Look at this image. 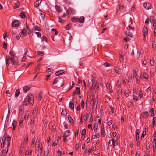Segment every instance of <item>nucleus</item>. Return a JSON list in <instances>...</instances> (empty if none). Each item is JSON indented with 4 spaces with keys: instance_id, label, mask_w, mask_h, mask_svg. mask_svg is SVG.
Returning <instances> with one entry per match:
<instances>
[{
    "instance_id": "1",
    "label": "nucleus",
    "mask_w": 156,
    "mask_h": 156,
    "mask_svg": "<svg viewBox=\"0 0 156 156\" xmlns=\"http://www.w3.org/2000/svg\"><path fill=\"white\" fill-rule=\"evenodd\" d=\"M34 97L32 94H30L29 95L27 96L25 98L23 104L25 106H27L29 103L33 105L34 103Z\"/></svg>"
},
{
    "instance_id": "2",
    "label": "nucleus",
    "mask_w": 156,
    "mask_h": 156,
    "mask_svg": "<svg viewBox=\"0 0 156 156\" xmlns=\"http://www.w3.org/2000/svg\"><path fill=\"white\" fill-rule=\"evenodd\" d=\"M6 136L7 137V138H6V136L5 135H4V136L3 138V139L2 140V142L1 144V146L2 147H4V145H5L6 140V142H7V144L8 145V147H9V146L10 145V141L11 140V137L9 136H8L7 135H6Z\"/></svg>"
},
{
    "instance_id": "3",
    "label": "nucleus",
    "mask_w": 156,
    "mask_h": 156,
    "mask_svg": "<svg viewBox=\"0 0 156 156\" xmlns=\"http://www.w3.org/2000/svg\"><path fill=\"white\" fill-rule=\"evenodd\" d=\"M66 11L67 12V14L69 13L70 14H73L75 13L74 10L71 8H69L68 9V10H67V9L65 8Z\"/></svg>"
},
{
    "instance_id": "4",
    "label": "nucleus",
    "mask_w": 156,
    "mask_h": 156,
    "mask_svg": "<svg viewBox=\"0 0 156 156\" xmlns=\"http://www.w3.org/2000/svg\"><path fill=\"white\" fill-rule=\"evenodd\" d=\"M143 7L146 9H151L152 6L149 4H147L145 3H144L143 4Z\"/></svg>"
},
{
    "instance_id": "5",
    "label": "nucleus",
    "mask_w": 156,
    "mask_h": 156,
    "mask_svg": "<svg viewBox=\"0 0 156 156\" xmlns=\"http://www.w3.org/2000/svg\"><path fill=\"white\" fill-rule=\"evenodd\" d=\"M143 35L144 36V38H146V35H147L148 33V30L145 27H144L143 28Z\"/></svg>"
},
{
    "instance_id": "6",
    "label": "nucleus",
    "mask_w": 156,
    "mask_h": 156,
    "mask_svg": "<svg viewBox=\"0 0 156 156\" xmlns=\"http://www.w3.org/2000/svg\"><path fill=\"white\" fill-rule=\"evenodd\" d=\"M92 81L93 83L92 85V87L93 88H95L96 87H97V88H98V84L96 83L95 80H94L92 79Z\"/></svg>"
},
{
    "instance_id": "7",
    "label": "nucleus",
    "mask_w": 156,
    "mask_h": 156,
    "mask_svg": "<svg viewBox=\"0 0 156 156\" xmlns=\"http://www.w3.org/2000/svg\"><path fill=\"white\" fill-rule=\"evenodd\" d=\"M140 77L141 79H143L144 78L146 79H147L148 78V76L145 73H143V74H141L140 75Z\"/></svg>"
},
{
    "instance_id": "8",
    "label": "nucleus",
    "mask_w": 156,
    "mask_h": 156,
    "mask_svg": "<svg viewBox=\"0 0 156 156\" xmlns=\"http://www.w3.org/2000/svg\"><path fill=\"white\" fill-rule=\"evenodd\" d=\"M65 73V71L61 70L59 71H57L55 73V74L56 76H59L60 75L63 74Z\"/></svg>"
},
{
    "instance_id": "9",
    "label": "nucleus",
    "mask_w": 156,
    "mask_h": 156,
    "mask_svg": "<svg viewBox=\"0 0 156 156\" xmlns=\"http://www.w3.org/2000/svg\"><path fill=\"white\" fill-rule=\"evenodd\" d=\"M20 22L18 20H16L13 22L12 25L13 27H16L19 26Z\"/></svg>"
},
{
    "instance_id": "10",
    "label": "nucleus",
    "mask_w": 156,
    "mask_h": 156,
    "mask_svg": "<svg viewBox=\"0 0 156 156\" xmlns=\"http://www.w3.org/2000/svg\"><path fill=\"white\" fill-rule=\"evenodd\" d=\"M41 1H42L41 0H37L34 3V6L36 7H37L40 4L41 2Z\"/></svg>"
},
{
    "instance_id": "11",
    "label": "nucleus",
    "mask_w": 156,
    "mask_h": 156,
    "mask_svg": "<svg viewBox=\"0 0 156 156\" xmlns=\"http://www.w3.org/2000/svg\"><path fill=\"white\" fill-rule=\"evenodd\" d=\"M69 132L70 131L69 130H68L66 131L64 133L63 137H68L69 136Z\"/></svg>"
},
{
    "instance_id": "12",
    "label": "nucleus",
    "mask_w": 156,
    "mask_h": 156,
    "mask_svg": "<svg viewBox=\"0 0 156 156\" xmlns=\"http://www.w3.org/2000/svg\"><path fill=\"white\" fill-rule=\"evenodd\" d=\"M30 87L29 86H25L23 88L24 90V92L25 93H26L27 91H28L30 89Z\"/></svg>"
},
{
    "instance_id": "13",
    "label": "nucleus",
    "mask_w": 156,
    "mask_h": 156,
    "mask_svg": "<svg viewBox=\"0 0 156 156\" xmlns=\"http://www.w3.org/2000/svg\"><path fill=\"white\" fill-rule=\"evenodd\" d=\"M136 140H138L139 138V134L140 133V130L139 129H137L136 131Z\"/></svg>"
},
{
    "instance_id": "14",
    "label": "nucleus",
    "mask_w": 156,
    "mask_h": 156,
    "mask_svg": "<svg viewBox=\"0 0 156 156\" xmlns=\"http://www.w3.org/2000/svg\"><path fill=\"white\" fill-rule=\"evenodd\" d=\"M21 33L22 34L20 35L21 37H23L24 36L26 35L27 34L26 29L25 28H24L23 30Z\"/></svg>"
},
{
    "instance_id": "15",
    "label": "nucleus",
    "mask_w": 156,
    "mask_h": 156,
    "mask_svg": "<svg viewBox=\"0 0 156 156\" xmlns=\"http://www.w3.org/2000/svg\"><path fill=\"white\" fill-rule=\"evenodd\" d=\"M156 141H154L153 142V152H155L156 151Z\"/></svg>"
},
{
    "instance_id": "16",
    "label": "nucleus",
    "mask_w": 156,
    "mask_h": 156,
    "mask_svg": "<svg viewBox=\"0 0 156 156\" xmlns=\"http://www.w3.org/2000/svg\"><path fill=\"white\" fill-rule=\"evenodd\" d=\"M78 20L80 23H83L84 21V18L83 16H81L79 19L78 18Z\"/></svg>"
},
{
    "instance_id": "17",
    "label": "nucleus",
    "mask_w": 156,
    "mask_h": 156,
    "mask_svg": "<svg viewBox=\"0 0 156 156\" xmlns=\"http://www.w3.org/2000/svg\"><path fill=\"white\" fill-rule=\"evenodd\" d=\"M35 146L39 148L40 147V140L38 138H37L35 143Z\"/></svg>"
},
{
    "instance_id": "18",
    "label": "nucleus",
    "mask_w": 156,
    "mask_h": 156,
    "mask_svg": "<svg viewBox=\"0 0 156 156\" xmlns=\"http://www.w3.org/2000/svg\"><path fill=\"white\" fill-rule=\"evenodd\" d=\"M125 33L126 36H129L130 37H132V34L129 32V30H127L125 32Z\"/></svg>"
},
{
    "instance_id": "19",
    "label": "nucleus",
    "mask_w": 156,
    "mask_h": 156,
    "mask_svg": "<svg viewBox=\"0 0 156 156\" xmlns=\"http://www.w3.org/2000/svg\"><path fill=\"white\" fill-rule=\"evenodd\" d=\"M60 79H61V78H60L58 77L56 78L54 80V81L52 83V84L55 85V84H56V83H57L58 81L59 80H60Z\"/></svg>"
},
{
    "instance_id": "20",
    "label": "nucleus",
    "mask_w": 156,
    "mask_h": 156,
    "mask_svg": "<svg viewBox=\"0 0 156 156\" xmlns=\"http://www.w3.org/2000/svg\"><path fill=\"white\" fill-rule=\"evenodd\" d=\"M32 150H30L29 151L27 150L25 152L26 155H27V156H30L31 155L32 153Z\"/></svg>"
},
{
    "instance_id": "21",
    "label": "nucleus",
    "mask_w": 156,
    "mask_h": 156,
    "mask_svg": "<svg viewBox=\"0 0 156 156\" xmlns=\"http://www.w3.org/2000/svg\"><path fill=\"white\" fill-rule=\"evenodd\" d=\"M101 136L104 137L105 136V130L103 126H101Z\"/></svg>"
},
{
    "instance_id": "22",
    "label": "nucleus",
    "mask_w": 156,
    "mask_h": 156,
    "mask_svg": "<svg viewBox=\"0 0 156 156\" xmlns=\"http://www.w3.org/2000/svg\"><path fill=\"white\" fill-rule=\"evenodd\" d=\"M25 12H22L20 13V17L23 19L25 18L26 16L25 15Z\"/></svg>"
},
{
    "instance_id": "23",
    "label": "nucleus",
    "mask_w": 156,
    "mask_h": 156,
    "mask_svg": "<svg viewBox=\"0 0 156 156\" xmlns=\"http://www.w3.org/2000/svg\"><path fill=\"white\" fill-rule=\"evenodd\" d=\"M149 112L150 113L151 116H153L154 114V110L152 108H150Z\"/></svg>"
},
{
    "instance_id": "24",
    "label": "nucleus",
    "mask_w": 156,
    "mask_h": 156,
    "mask_svg": "<svg viewBox=\"0 0 156 156\" xmlns=\"http://www.w3.org/2000/svg\"><path fill=\"white\" fill-rule=\"evenodd\" d=\"M61 115L62 116L65 117L67 115L66 112L65 110H63L62 111Z\"/></svg>"
},
{
    "instance_id": "25",
    "label": "nucleus",
    "mask_w": 156,
    "mask_h": 156,
    "mask_svg": "<svg viewBox=\"0 0 156 156\" xmlns=\"http://www.w3.org/2000/svg\"><path fill=\"white\" fill-rule=\"evenodd\" d=\"M69 107L71 109L73 110L74 107V103L73 102L70 103L69 104Z\"/></svg>"
},
{
    "instance_id": "26",
    "label": "nucleus",
    "mask_w": 156,
    "mask_h": 156,
    "mask_svg": "<svg viewBox=\"0 0 156 156\" xmlns=\"http://www.w3.org/2000/svg\"><path fill=\"white\" fill-rule=\"evenodd\" d=\"M68 118L70 122L71 123L73 124V123H74L73 120L72 118L71 117V116L70 115H68Z\"/></svg>"
},
{
    "instance_id": "27",
    "label": "nucleus",
    "mask_w": 156,
    "mask_h": 156,
    "mask_svg": "<svg viewBox=\"0 0 156 156\" xmlns=\"http://www.w3.org/2000/svg\"><path fill=\"white\" fill-rule=\"evenodd\" d=\"M113 143H114V140L113 138H112V139L110 140H109L108 145H110V146H112V145H113Z\"/></svg>"
},
{
    "instance_id": "28",
    "label": "nucleus",
    "mask_w": 156,
    "mask_h": 156,
    "mask_svg": "<svg viewBox=\"0 0 156 156\" xmlns=\"http://www.w3.org/2000/svg\"><path fill=\"white\" fill-rule=\"evenodd\" d=\"M20 94V91L19 89L16 90L15 92V97H17Z\"/></svg>"
},
{
    "instance_id": "29",
    "label": "nucleus",
    "mask_w": 156,
    "mask_h": 156,
    "mask_svg": "<svg viewBox=\"0 0 156 156\" xmlns=\"http://www.w3.org/2000/svg\"><path fill=\"white\" fill-rule=\"evenodd\" d=\"M17 122L16 121L14 120L12 123V125L13 126V130H14L16 126Z\"/></svg>"
},
{
    "instance_id": "30",
    "label": "nucleus",
    "mask_w": 156,
    "mask_h": 156,
    "mask_svg": "<svg viewBox=\"0 0 156 156\" xmlns=\"http://www.w3.org/2000/svg\"><path fill=\"white\" fill-rule=\"evenodd\" d=\"M10 57L9 56H7L6 57L5 61L6 62V65H9V61L10 60Z\"/></svg>"
},
{
    "instance_id": "31",
    "label": "nucleus",
    "mask_w": 156,
    "mask_h": 156,
    "mask_svg": "<svg viewBox=\"0 0 156 156\" xmlns=\"http://www.w3.org/2000/svg\"><path fill=\"white\" fill-rule=\"evenodd\" d=\"M75 92H76V94H79L80 93V88L78 87H76Z\"/></svg>"
},
{
    "instance_id": "32",
    "label": "nucleus",
    "mask_w": 156,
    "mask_h": 156,
    "mask_svg": "<svg viewBox=\"0 0 156 156\" xmlns=\"http://www.w3.org/2000/svg\"><path fill=\"white\" fill-rule=\"evenodd\" d=\"M35 118L32 117L31 119L30 124L31 125L34 126V121H35Z\"/></svg>"
},
{
    "instance_id": "33",
    "label": "nucleus",
    "mask_w": 156,
    "mask_h": 156,
    "mask_svg": "<svg viewBox=\"0 0 156 156\" xmlns=\"http://www.w3.org/2000/svg\"><path fill=\"white\" fill-rule=\"evenodd\" d=\"M92 100L93 101V104L92 105H94V106L96 104V107L97 106V104H98V102L96 101H94V98H92Z\"/></svg>"
},
{
    "instance_id": "34",
    "label": "nucleus",
    "mask_w": 156,
    "mask_h": 156,
    "mask_svg": "<svg viewBox=\"0 0 156 156\" xmlns=\"http://www.w3.org/2000/svg\"><path fill=\"white\" fill-rule=\"evenodd\" d=\"M122 93V90L121 89H119L118 91V96L121 97Z\"/></svg>"
},
{
    "instance_id": "35",
    "label": "nucleus",
    "mask_w": 156,
    "mask_h": 156,
    "mask_svg": "<svg viewBox=\"0 0 156 156\" xmlns=\"http://www.w3.org/2000/svg\"><path fill=\"white\" fill-rule=\"evenodd\" d=\"M55 8L56 10V11L58 13H59L61 11V10L60 9V6H58L57 5H55Z\"/></svg>"
},
{
    "instance_id": "36",
    "label": "nucleus",
    "mask_w": 156,
    "mask_h": 156,
    "mask_svg": "<svg viewBox=\"0 0 156 156\" xmlns=\"http://www.w3.org/2000/svg\"><path fill=\"white\" fill-rule=\"evenodd\" d=\"M72 21L76 22L77 21H78V18L76 17H72L71 19Z\"/></svg>"
},
{
    "instance_id": "37",
    "label": "nucleus",
    "mask_w": 156,
    "mask_h": 156,
    "mask_svg": "<svg viewBox=\"0 0 156 156\" xmlns=\"http://www.w3.org/2000/svg\"><path fill=\"white\" fill-rule=\"evenodd\" d=\"M37 53L39 55L43 56L44 55V53L43 52L37 51Z\"/></svg>"
},
{
    "instance_id": "38",
    "label": "nucleus",
    "mask_w": 156,
    "mask_h": 156,
    "mask_svg": "<svg viewBox=\"0 0 156 156\" xmlns=\"http://www.w3.org/2000/svg\"><path fill=\"white\" fill-rule=\"evenodd\" d=\"M153 27L154 30L156 29V19L153 21Z\"/></svg>"
},
{
    "instance_id": "39",
    "label": "nucleus",
    "mask_w": 156,
    "mask_h": 156,
    "mask_svg": "<svg viewBox=\"0 0 156 156\" xmlns=\"http://www.w3.org/2000/svg\"><path fill=\"white\" fill-rule=\"evenodd\" d=\"M29 115V114L28 112H27L24 117V119H25V120H27L28 118Z\"/></svg>"
},
{
    "instance_id": "40",
    "label": "nucleus",
    "mask_w": 156,
    "mask_h": 156,
    "mask_svg": "<svg viewBox=\"0 0 156 156\" xmlns=\"http://www.w3.org/2000/svg\"><path fill=\"white\" fill-rule=\"evenodd\" d=\"M42 94L43 93L41 92H40L39 93V100L41 101V99L42 98Z\"/></svg>"
},
{
    "instance_id": "41",
    "label": "nucleus",
    "mask_w": 156,
    "mask_h": 156,
    "mask_svg": "<svg viewBox=\"0 0 156 156\" xmlns=\"http://www.w3.org/2000/svg\"><path fill=\"white\" fill-rule=\"evenodd\" d=\"M27 52V51H26L23 57V58H22V61H24L25 60V59H26V58L25 57H26V55Z\"/></svg>"
},
{
    "instance_id": "42",
    "label": "nucleus",
    "mask_w": 156,
    "mask_h": 156,
    "mask_svg": "<svg viewBox=\"0 0 156 156\" xmlns=\"http://www.w3.org/2000/svg\"><path fill=\"white\" fill-rule=\"evenodd\" d=\"M124 94L125 96L126 97H127L129 96V90H126L124 92Z\"/></svg>"
},
{
    "instance_id": "43",
    "label": "nucleus",
    "mask_w": 156,
    "mask_h": 156,
    "mask_svg": "<svg viewBox=\"0 0 156 156\" xmlns=\"http://www.w3.org/2000/svg\"><path fill=\"white\" fill-rule=\"evenodd\" d=\"M39 70V68L36 67L35 68V73L36 74H38V71Z\"/></svg>"
},
{
    "instance_id": "44",
    "label": "nucleus",
    "mask_w": 156,
    "mask_h": 156,
    "mask_svg": "<svg viewBox=\"0 0 156 156\" xmlns=\"http://www.w3.org/2000/svg\"><path fill=\"white\" fill-rule=\"evenodd\" d=\"M65 28L66 30H69L71 28V26L69 24H68L65 27Z\"/></svg>"
},
{
    "instance_id": "45",
    "label": "nucleus",
    "mask_w": 156,
    "mask_h": 156,
    "mask_svg": "<svg viewBox=\"0 0 156 156\" xmlns=\"http://www.w3.org/2000/svg\"><path fill=\"white\" fill-rule=\"evenodd\" d=\"M137 76V73L135 71H134L133 73V78H135Z\"/></svg>"
},
{
    "instance_id": "46",
    "label": "nucleus",
    "mask_w": 156,
    "mask_h": 156,
    "mask_svg": "<svg viewBox=\"0 0 156 156\" xmlns=\"http://www.w3.org/2000/svg\"><path fill=\"white\" fill-rule=\"evenodd\" d=\"M52 31L55 32L54 34L55 35H57V34L58 33V32L57 31L56 29L53 28L52 29Z\"/></svg>"
},
{
    "instance_id": "47",
    "label": "nucleus",
    "mask_w": 156,
    "mask_h": 156,
    "mask_svg": "<svg viewBox=\"0 0 156 156\" xmlns=\"http://www.w3.org/2000/svg\"><path fill=\"white\" fill-rule=\"evenodd\" d=\"M35 29L36 30L39 31H41V29L37 26H36L35 27Z\"/></svg>"
},
{
    "instance_id": "48",
    "label": "nucleus",
    "mask_w": 156,
    "mask_h": 156,
    "mask_svg": "<svg viewBox=\"0 0 156 156\" xmlns=\"http://www.w3.org/2000/svg\"><path fill=\"white\" fill-rule=\"evenodd\" d=\"M144 116H145L146 117H147L149 115L148 112L147 111L144 112Z\"/></svg>"
},
{
    "instance_id": "49",
    "label": "nucleus",
    "mask_w": 156,
    "mask_h": 156,
    "mask_svg": "<svg viewBox=\"0 0 156 156\" xmlns=\"http://www.w3.org/2000/svg\"><path fill=\"white\" fill-rule=\"evenodd\" d=\"M26 27H27V29H26V33L27 32V33L28 34H30L31 33H30V30L27 26H26Z\"/></svg>"
},
{
    "instance_id": "50",
    "label": "nucleus",
    "mask_w": 156,
    "mask_h": 156,
    "mask_svg": "<svg viewBox=\"0 0 156 156\" xmlns=\"http://www.w3.org/2000/svg\"><path fill=\"white\" fill-rule=\"evenodd\" d=\"M33 117L35 118V116H36L37 115V112L33 111Z\"/></svg>"
},
{
    "instance_id": "51",
    "label": "nucleus",
    "mask_w": 156,
    "mask_h": 156,
    "mask_svg": "<svg viewBox=\"0 0 156 156\" xmlns=\"http://www.w3.org/2000/svg\"><path fill=\"white\" fill-rule=\"evenodd\" d=\"M86 133V130L85 129H83L81 135L83 136H85V134Z\"/></svg>"
},
{
    "instance_id": "52",
    "label": "nucleus",
    "mask_w": 156,
    "mask_h": 156,
    "mask_svg": "<svg viewBox=\"0 0 156 156\" xmlns=\"http://www.w3.org/2000/svg\"><path fill=\"white\" fill-rule=\"evenodd\" d=\"M118 145V142L117 140H115V141H114L113 146H116Z\"/></svg>"
},
{
    "instance_id": "53",
    "label": "nucleus",
    "mask_w": 156,
    "mask_h": 156,
    "mask_svg": "<svg viewBox=\"0 0 156 156\" xmlns=\"http://www.w3.org/2000/svg\"><path fill=\"white\" fill-rule=\"evenodd\" d=\"M146 132L145 131H144L141 136V139H142V138H143L144 136L146 135Z\"/></svg>"
},
{
    "instance_id": "54",
    "label": "nucleus",
    "mask_w": 156,
    "mask_h": 156,
    "mask_svg": "<svg viewBox=\"0 0 156 156\" xmlns=\"http://www.w3.org/2000/svg\"><path fill=\"white\" fill-rule=\"evenodd\" d=\"M84 102L83 100H82L81 101V107L82 108H84Z\"/></svg>"
},
{
    "instance_id": "55",
    "label": "nucleus",
    "mask_w": 156,
    "mask_h": 156,
    "mask_svg": "<svg viewBox=\"0 0 156 156\" xmlns=\"http://www.w3.org/2000/svg\"><path fill=\"white\" fill-rule=\"evenodd\" d=\"M103 65H104V66L105 67H108L110 66V64L107 62H105L104 64Z\"/></svg>"
},
{
    "instance_id": "56",
    "label": "nucleus",
    "mask_w": 156,
    "mask_h": 156,
    "mask_svg": "<svg viewBox=\"0 0 156 156\" xmlns=\"http://www.w3.org/2000/svg\"><path fill=\"white\" fill-rule=\"evenodd\" d=\"M3 45L4 46L3 48L4 49L6 50L7 49V45L5 42H4Z\"/></svg>"
},
{
    "instance_id": "57",
    "label": "nucleus",
    "mask_w": 156,
    "mask_h": 156,
    "mask_svg": "<svg viewBox=\"0 0 156 156\" xmlns=\"http://www.w3.org/2000/svg\"><path fill=\"white\" fill-rule=\"evenodd\" d=\"M41 40L42 41H43L44 40H45L46 41V42H47V40L48 39L47 38V37L44 36H43L41 38Z\"/></svg>"
},
{
    "instance_id": "58",
    "label": "nucleus",
    "mask_w": 156,
    "mask_h": 156,
    "mask_svg": "<svg viewBox=\"0 0 156 156\" xmlns=\"http://www.w3.org/2000/svg\"><path fill=\"white\" fill-rule=\"evenodd\" d=\"M10 55H11V56H15V55L14 53V52L13 51H11L9 53Z\"/></svg>"
},
{
    "instance_id": "59",
    "label": "nucleus",
    "mask_w": 156,
    "mask_h": 156,
    "mask_svg": "<svg viewBox=\"0 0 156 156\" xmlns=\"http://www.w3.org/2000/svg\"><path fill=\"white\" fill-rule=\"evenodd\" d=\"M124 7V6L122 5L121 6H119V10L120 11H122Z\"/></svg>"
},
{
    "instance_id": "60",
    "label": "nucleus",
    "mask_w": 156,
    "mask_h": 156,
    "mask_svg": "<svg viewBox=\"0 0 156 156\" xmlns=\"http://www.w3.org/2000/svg\"><path fill=\"white\" fill-rule=\"evenodd\" d=\"M120 62H122L123 60V56L121 55V54H120Z\"/></svg>"
},
{
    "instance_id": "61",
    "label": "nucleus",
    "mask_w": 156,
    "mask_h": 156,
    "mask_svg": "<svg viewBox=\"0 0 156 156\" xmlns=\"http://www.w3.org/2000/svg\"><path fill=\"white\" fill-rule=\"evenodd\" d=\"M129 27L132 30H134L135 29L133 27H132V26L130 25L129 26Z\"/></svg>"
},
{
    "instance_id": "62",
    "label": "nucleus",
    "mask_w": 156,
    "mask_h": 156,
    "mask_svg": "<svg viewBox=\"0 0 156 156\" xmlns=\"http://www.w3.org/2000/svg\"><path fill=\"white\" fill-rule=\"evenodd\" d=\"M35 33L37 34L38 37L40 38L41 37V34L40 32H36Z\"/></svg>"
},
{
    "instance_id": "63",
    "label": "nucleus",
    "mask_w": 156,
    "mask_h": 156,
    "mask_svg": "<svg viewBox=\"0 0 156 156\" xmlns=\"http://www.w3.org/2000/svg\"><path fill=\"white\" fill-rule=\"evenodd\" d=\"M150 64L151 66H153L154 64V60L152 59H151L150 61Z\"/></svg>"
},
{
    "instance_id": "64",
    "label": "nucleus",
    "mask_w": 156,
    "mask_h": 156,
    "mask_svg": "<svg viewBox=\"0 0 156 156\" xmlns=\"http://www.w3.org/2000/svg\"><path fill=\"white\" fill-rule=\"evenodd\" d=\"M48 154V150H47L46 151H45L44 153V156H47Z\"/></svg>"
}]
</instances>
